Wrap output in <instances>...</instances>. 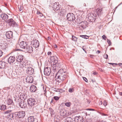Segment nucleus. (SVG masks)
<instances>
[{"label":"nucleus","mask_w":122,"mask_h":122,"mask_svg":"<svg viewBox=\"0 0 122 122\" xmlns=\"http://www.w3.org/2000/svg\"><path fill=\"white\" fill-rule=\"evenodd\" d=\"M14 115V113L12 114L10 113L7 115H5V116L6 118L12 120L13 119Z\"/></svg>","instance_id":"18"},{"label":"nucleus","mask_w":122,"mask_h":122,"mask_svg":"<svg viewBox=\"0 0 122 122\" xmlns=\"http://www.w3.org/2000/svg\"><path fill=\"white\" fill-rule=\"evenodd\" d=\"M19 70V72L18 73V74H19V73H21V71H20V69H18V70Z\"/></svg>","instance_id":"54"},{"label":"nucleus","mask_w":122,"mask_h":122,"mask_svg":"<svg viewBox=\"0 0 122 122\" xmlns=\"http://www.w3.org/2000/svg\"><path fill=\"white\" fill-rule=\"evenodd\" d=\"M11 110H8L4 112H3V114L5 116V115H7L10 113L11 112Z\"/></svg>","instance_id":"32"},{"label":"nucleus","mask_w":122,"mask_h":122,"mask_svg":"<svg viewBox=\"0 0 122 122\" xmlns=\"http://www.w3.org/2000/svg\"><path fill=\"white\" fill-rule=\"evenodd\" d=\"M27 122V121H25V122Z\"/></svg>","instance_id":"61"},{"label":"nucleus","mask_w":122,"mask_h":122,"mask_svg":"<svg viewBox=\"0 0 122 122\" xmlns=\"http://www.w3.org/2000/svg\"><path fill=\"white\" fill-rule=\"evenodd\" d=\"M33 70H34L30 65H27L26 70L27 73L29 74H32L34 72Z\"/></svg>","instance_id":"9"},{"label":"nucleus","mask_w":122,"mask_h":122,"mask_svg":"<svg viewBox=\"0 0 122 122\" xmlns=\"http://www.w3.org/2000/svg\"><path fill=\"white\" fill-rule=\"evenodd\" d=\"M27 48V51L31 53L33 51V48L31 46H29L28 47L26 48Z\"/></svg>","instance_id":"28"},{"label":"nucleus","mask_w":122,"mask_h":122,"mask_svg":"<svg viewBox=\"0 0 122 122\" xmlns=\"http://www.w3.org/2000/svg\"><path fill=\"white\" fill-rule=\"evenodd\" d=\"M50 59L51 60V63L52 65L54 66L55 65V66H56V65L58 64V61L56 57L54 56H52L51 57Z\"/></svg>","instance_id":"5"},{"label":"nucleus","mask_w":122,"mask_h":122,"mask_svg":"<svg viewBox=\"0 0 122 122\" xmlns=\"http://www.w3.org/2000/svg\"><path fill=\"white\" fill-rule=\"evenodd\" d=\"M109 64L111 65H112L113 66H114V65H117V64L116 63H111Z\"/></svg>","instance_id":"47"},{"label":"nucleus","mask_w":122,"mask_h":122,"mask_svg":"<svg viewBox=\"0 0 122 122\" xmlns=\"http://www.w3.org/2000/svg\"><path fill=\"white\" fill-rule=\"evenodd\" d=\"M16 46L18 48H19L20 47L25 49V48H27V44L26 41H22L19 42L18 43L16 44Z\"/></svg>","instance_id":"2"},{"label":"nucleus","mask_w":122,"mask_h":122,"mask_svg":"<svg viewBox=\"0 0 122 122\" xmlns=\"http://www.w3.org/2000/svg\"><path fill=\"white\" fill-rule=\"evenodd\" d=\"M119 94L121 96H122V92H120Z\"/></svg>","instance_id":"55"},{"label":"nucleus","mask_w":122,"mask_h":122,"mask_svg":"<svg viewBox=\"0 0 122 122\" xmlns=\"http://www.w3.org/2000/svg\"><path fill=\"white\" fill-rule=\"evenodd\" d=\"M5 62L4 61L0 62V68H5Z\"/></svg>","instance_id":"26"},{"label":"nucleus","mask_w":122,"mask_h":122,"mask_svg":"<svg viewBox=\"0 0 122 122\" xmlns=\"http://www.w3.org/2000/svg\"><path fill=\"white\" fill-rule=\"evenodd\" d=\"M80 116H76L74 118V121L76 122H82Z\"/></svg>","instance_id":"19"},{"label":"nucleus","mask_w":122,"mask_h":122,"mask_svg":"<svg viewBox=\"0 0 122 122\" xmlns=\"http://www.w3.org/2000/svg\"><path fill=\"white\" fill-rule=\"evenodd\" d=\"M74 90L72 88H70L69 90V92H72Z\"/></svg>","instance_id":"41"},{"label":"nucleus","mask_w":122,"mask_h":122,"mask_svg":"<svg viewBox=\"0 0 122 122\" xmlns=\"http://www.w3.org/2000/svg\"><path fill=\"white\" fill-rule=\"evenodd\" d=\"M80 36L81 37H83V38H85L86 39H88L89 38V37L88 36H87L86 35H80Z\"/></svg>","instance_id":"38"},{"label":"nucleus","mask_w":122,"mask_h":122,"mask_svg":"<svg viewBox=\"0 0 122 122\" xmlns=\"http://www.w3.org/2000/svg\"><path fill=\"white\" fill-rule=\"evenodd\" d=\"M102 37L103 39L105 40H106V37L105 35H103Z\"/></svg>","instance_id":"43"},{"label":"nucleus","mask_w":122,"mask_h":122,"mask_svg":"<svg viewBox=\"0 0 122 122\" xmlns=\"http://www.w3.org/2000/svg\"><path fill=\"white\" fill-rule=\"evenodd\" d=\"M66 74V72H63L62 70H60L56 74V77L61 80V81H62L65 79Z\"/></svg>","instance_id":"1"},{"label":"nucleus","mask_w":122,"mask_h":122,"mask_svg":"<svg viewBox=\"0 0 122 122\" xmlns=\"http://www.w3.org/2000/svg\"><path fill=\"white\" fill-rule=\"evenodd\" d=\"M26 64V61L24 60L23 61L20 62V67L23 68L25 66Z\"/></svg>","instance_id":"20"},{"label":"nucleus","mask_w":122,"mask_h":122,"mask_svg":"<svg viewBox=\"0 0 122 122\" xmlns=\"http://www.w3.org/2000/svg\"><path fill=\"white\" fill-rule=\"evenodd\" d=\"M37 14L38 15H39V16L41 17H42L43 15L38 10L37 12Z\"/></svg>","instance_id":"37"},{"label":"nucleus","mask_w":122,"mask_h":122,"mask_svg":"<svg viewBox=\"0 0 122 122\" xmlns=\"http://www.w3.org/2000/svg\"><path fill=\"white\" fill-rule=\"evenodd\" d=\"M67 18L68 20L72 21L75 19V15L72 13H69L67 14Z\"/></svg>","instance_id":"8"},{"label":"nucleus","mask_w":122,"mask_h":122,"mask_svg":"<svg viewBox=\"0 0 122 122\" xmlns=\"http://www.w3.org/2000/svg\"><path fill=\"white\" fill-rule=\"evenodd\" d=\"M20 63H17V64H18V65H19V64H20Z\"/></svg>","instance_id":"60"},{"label":"nucleus","mask_w":122,"mask_h":122,"mask_svg":"<svg viewBox=\"0 0 122 122\" xmlns=\"http://www.w3.org/2000/svg\"><path fill=\"white\" fill-rule=\"evenodd\" d=\"M6 102L8 105H14V103L12 100H7Z\"/></svg>","instance_id":"27"},{"label":"nucleus","mask_w":122,"mask_h":122,"mask_svg":"<svg viewBox=\"0 0 122 122\" xmlns=\"http://www.w3.org/2000/svg\"><path fill=\"white\" fill-rule=\"evenodd\" d=\"M44 73L45 75L48 76L50 74L51 70L49 67H45L44 71Z\"/></svg>","instance_id":"12"},{"label":"nucleus","mask_w":122,"mask_h":122,"mask_svg":"<svg viewBox=\"0 0 122 122\" xmlns=\"http://www.w3.org/2000/svg\"><path fill=\"white\" fill-rule=\"evenodd\" d=\"M64 104V103H62V104ZM65 105L68 107H69L71 104V103L70 102L65 103Z\"/></svg>","instance_id":"35"},{"label":"nucleus","mask_w":122,"mask_h":122,"mask_svg":"<svg viewBox=\"0 0 122 122\" xmlns=\"http://www.w3.org/2000/svg\"><path fill=\"white\" fill-rule=\"evenodd\" d=\"M28 122H37V120L36 119H34L33 116L29 117L28 118Z\"/></svg>","instance_id":"15"},{"label":"nucleus","mask_w":122,"mask_h":122,"mask_svg":"<svg viewBox=\"0 0 122 122\" xmlns=\"http://www.w3.org/2000/svg\"><path fill=\"white\" fill-rule=\"evenodd\" d=\"M72 120L71 117H67L64 120L65 122H72Z\"/></svg>","instance_id":"31"},{"label":"nucleus","mask_w":122,"mask_h":122,"mask_svg":"<svg viewBox=\"0 0 122 122\" xmlns=\"http://www.w3.org/2000/svg\"><path fill=\"white\" fill-rule=\"evenodd\" d=\"M88 23L86 21L81 22L79 23V25L83 29L86 28L88 25Z\"/></svg>","instance_id":"10"},{"label":"nucleus","mask_w":122,"mask_h":122,"mask_svg":"<svg viewBox=\"0 0 122 122\" xmlns=\"http://www.w3.org/2000/svg\"><path fill=\"white\" fill-rule=\"evenodd\" d=\"M8 16L6 14H2L1 15V17L3 20H5L7 19Z\"/></svg>","instance_id":"30"},{"label":"nucleus","mask_w":122,"mask_h":122,"mask_svg":"<svg viewBox=\"0 0 122 122\" xmlns=\"http://www.w3.org/2000/svg\"><path fill=\"white\" fill-rule=\"evenodd\" d=\"M58 100L57 99V100Z\"/></svg>","instance_id":"62"},{"label":"nucleus","mask_w":122,"mask_h":122,"mask_svg":"<svg viewBox=\"0 0 122 122\" xmlns=\"http://www.w3.org/2000/svg\"><path fill=\"white\" fill-rule=\"evenodd\" d=\"M60 13L62 15H64L66 13V10L64 9H62Z\"/></svg>","instance_id":"34"},{"label":"nucleus","mask_w":122,"mask_h":122,"mask_svg":"<svg viewBox=\"0 0 122 122\" xmlns=\"http://www.w3.org/2000/svg\"><path fill=\"white\" fill-rule=\"evenodd\" d=\"M12 41L11 40H10V41H9V42H10H10L12 43V42H11V41Z\"/></svg>","instance_id":"59"},{"label":"nucleus","mask_w":122,"mask_h":122,"mask_svg":"<svg viewBox=\"0 0 122 122\" xmlns=\"http://www.w3.org/2000/svg\"><path fill=\"white\" fill-rule=\"evenodd\" d=\"M91 102L90 100H86V103L87 104H88L90 103Z\"/></svg>","instance_id":"40"},{"label":"nucleus","mask_w":122,"mask_h":122,"mask_svg":"<svg viewBox=\"0 0 122 122\" xmlns=\"http://www.w3.org/2000/svg\"><path fill=\"white\" fill-rule=\"evenodd\" d=\"M53 46H54V47L55 48H56L57 47V46L56 44H54Z\"/></svg>","instance_id":"48"},{"label":"nucleus","mask_w":122,"mask_h":122,"mask_svg":"<svg viewBox=\"0 0 122 122\" xmlns=\"http://www.w3.org/2000/svg\"><path fill=\"white\" fill-rule=\"evenodd\" d=\"M50 39V37H48L47 38V39L48 40H49Z\"/></svg>","instance_id":"56"},{"label":"nucleus","mask_w":122,"mask_h":122,"mask_svg":"<svg viewBox=\"0 0 122 122\" xmlns=\"http://www.w3.org/2000/svg\"><path fill=\"white\" fill-rule=\"evenodd\" d=\"M107 42L108 43V44L110 45L111 44V42L110 40L108 39H107Z\"/></svg>","instance_id":"42"},{"label":"nucleus","mask_w":122,"mask_h":122,"mask_svg":"<svg viewBox=\"0 0 122 122\" xmlns=\"http://www.w3.org/2000/svg\"><path fill=\"white\" fill-rule=\"evenodd\" d=\"M19 104L20 107L23 108H24L26 106L27 104L23 100H21Z\"/></svg>","instance_id":"13"},{"label":"nucleus","mask_w":122,"mask_h":122,"mask_svg":"<svg viewBox=\"0 0 122 122\" xmlns=\"http://www.w3.org/2000/svg\"><path fill=\"white\" fill-rule=\"evenodd\" d=\"M87 17L89 21L91 22H94L96 19V14L92 13H89L87 15Z\"/></svg>","instance_id":"3"},{"label":"nucleus","mask_w":122,"mask_h":122,"mask_svg":"<svg viewBox=\"0 0 122 122\" xmlns=\"http://www.w3.org/2000/svg\"><path fill=\"white\" fill-rule=\"evenodd\" d=\"M15 60V57L14 56H11L9 57L8 59V62L10 64L13 62Z\"/></svg>","instance_id":"17"},{"label":"nucleus","mask_w":122,"mask_h":122,"mask_svg":"<svg viewBox=\"0 0 122 122\" xmlns=\"http://www.w3.org/2000/svg\"><path fill=\"white\" fill-rule=\"evenodd\" d=\"M6 107L5 105H2V106H1L0 109L1 110H4L6 109Z\"/></svg>","instance_id":"33"},{"label":"nucleus","mask_w":122,"mask_h":122,"mask_svg":"<svg viewBox=\"0 0 122 122\" xmlns=\"http://www.w3.org/2000/svg\"><path fill=\"white\" fill-rule=\"evenodd\" d=\"M2 53L3 52L1 50H0V57L2 55Z\"/></svg>","instance_id":"45"},{"label":"nucleus","mask_w":122,"mask_h":122,"mask_svg":"<svg viewBox=\"0 0 122 122\" xmlns=\"http://www.w3.org/2000/svg\"><path fill=\"white\" fill-rule=\"evenodd\" d=\"M104 100L103 101V104L104 105L105 107L107 104V101L105 100Z\"/></svg>","instance_id":"39"},{"label":"nucleus","mask_w":122,"mask_h":122,"mask_svg":"<svg viewBox=\"0 0 122 122\" xmlns=\"http://www.w3.org/2000/svg\"><path fill=\"white\" fill-rule=\"evenodd\" d=\"M8 22L9 25L10 26H13L15 23V22L14 21L13 19H11L8 20Z\"/></svg>","instance_id":"24"},{"label":"nucleus","mask_w":122,"mask_h":122,"mask_svg":"<svg viewBox=\"0 0 122 122\" xmlns=\"http://www.w3.org/2000/svg\"><path fill=\"white\" fill-rule=\"evenodd\" d=\"M53 10L55 11H56L59 10L60 8V5H59L58 3L55 2L52 5Z\"/></svg>","instance_id":"6"},{"label":"nucleus","mask_w":122,"mask_h":122,"mask_svg":"<svg viewBox=\"0 0 122 122\" xmlns=\"http://www.w3.org/2000/svg\"><path fill=\"white\" fill-rule=\"evenodd\" d=\"M54 99H59L60 98L59 97H58L57 96H55L54 97Z\"/></svg>","instance_id":"44"},{"label":"nucleus","mask_w":122,"mask_h":122,"mask_svg":"<svg viewBox=\"0 0 122 122\" xmlns=\"http://www.w3.org/2000/svg\"><path fill=\"white\" fill-rule=\"evenodd\" d=\"M49 110L51 114V116L52 117H53L55 114V112L51 108H49Z\"/></svg>","instance_id":"29"},{"label":"nucleus","mask_w":122,"mask_h":122,"mask_svg":"<svg viewBox=\"0 0 122 122\" xmlns=\"http://www.w3.org/2000/svg\"><path fill=\"white\" fill-rule=\"evenodd\" d=\"M24 57L22 55H20L19 56L17 57V61L19 62H20L22 61Z\"/></svg>","instance_id":"23"},{"label":"nucleus","mask_w":122,"mask_h":122,"mask_svg":"<svg viewBox=\"0 0 122 122\" xmlns=\"http://www.w3.org/2000/svg\"><path fill=\"white\" fill-rule=\"evenodd\" d=\"M72 40L74 41H77V38L74 36H72Z\"/></svg>","instance_id":"36"},{"label":"nucleus","mask_w":122,"mask_h":122,"mask_svg":"<svg viewBox=\"0 0 122 122\" xmlns=\"http://www.w3.org/2000/svg\"><path fill=\"white\" fill-rule=\"evenodd\" d=\"M15 115H16L19 118H23L25 117V114L24 111H20L14 113Z\"/></svg>","instance_id":"4"},{"label":"nucleus","mask_w":122,"mask_h":122,"mask_svg":"<svg viewBox=\"0 0 122 122\" xmlns=\"http://www.w3.org/2000/svg\"><path fill=\"white\" fill-rule=\"evenodd\" d=\"M51 54V52H48V55H50Z\"/></svg>","instance_id":"52"},{"label":"nucleus","mask_w":122,"mask_h":122,"mask_svg":"<svg viewBox=\"0 0 122 122\" xmlns=\"http://www.w3.org/2000/svg\"><path fill=\"white\" fill-rule=\"evenodd\" d=\"M92 74L93 75H95L96 74H97V72H93V73H92Z\"/></svg>","instance_id":"51"},{"label":"nucleus","mask_w":122,"mask_h":122,"mask_svg":"<svg viewBox=\"0 0 122 122\" xmlns=\"http://www.w3.org/2000/svg\"><path fill=\"white\" fill-rule=\"evenodd\" d=\"M86 110H94L92 109H87Z\"/></svg>","instance_id":"53"},{"label":"nucleus","mask_w":122,"mask_h":122,"mask_svg":"<svg viewBox=\"0 0 122 122\" xmlns=\"http://www.w3.org/2000/svg\"><path fill=\"white\" fill-rule=\"evenodd\" d=\"M8 45L5 42L2 41L0 43V46L2 50H5L8 47Z\"/></svg>","instance_id":"7"},{"label":"nucleus","mask_w":122,"mask_h":122,"mask_svg":"<svg viewBox=\"0 0 122 122\" xmlns=\"http://www.w3.org/2000/svg\"><path fill=\"white\" fill-rule=\"evenodd\" d=\"M36 89V87L34 85H32L30 87V90L31 92H34Z\"/></svg>","instance_id":"25"},{"label":"nucleus","mask_w":122,"mask_h":122,"mask_svg":"<svg viewBox=\"0 0 122 122\" xmlns=\"http://www.w3.org/2000/svg\"><path fill=\"white\" fill-rule=\"evenodd\" d=\"M97 52L98 53H99L100 52V51H98Z\"/></svg>","instance_id":"58"},{"label":"nucleus","mask_w":122,"mask_h":122,"mask_svg":"<svg viewBox=\"0 0 122 122\" xmlns=\"http://www.w3.org/2000/svg\"><path fill=\"white\" fill-rule=\"evenodd\" d=\"M13 33L12 32L10 31L6 32V36L7 38L10 39L11 38L12 36Z\"/></svg>","instance_id":"16"},{"label":"nucleus","mask_w":122,"mask_h":122,"mask_svg":"<svg viewBox=\"0 0 122 122\" xmlns=\"http://www.w3.org/2000/svg\"><path fill=\"white\" fill-rule=\"evenodd\" d=\"M96 13L98 15H100L102 13V8H98L96 9Z\"/></svg>","instance_id":"22"},{"label":"nucleus","mask_w":122,"mask_h":122,"mask_svg":"<svg viewBox=\"0 0 122 122\" xmlns=\"http://www.w3.org/2000/svg\"><path fill=\"white\" fill-rule=\"evenodd\" d=\"M83 79L84 80H85L86 82H87L88 80L85 77H84Z\"/></svg>","instance_id":"46"},{"label":"nucleus","mask_w":122,"mask_h":122,"mask_svg":"<svg viewBox=\"0 0 122 122\" xmlns=\"http://www.w3.org/2000/svg\"><path fill=\"white\" fill-rule=\"evenodd\" d=\"M53 100H52L51 101V104L53 102Z\"/></svg>","instance_id":"57"},{"label":"nucleus","mask_w":122,"mask_h":122,"mask_svg":"<svg viewBox=\"0 0 122 122\" xmlns=\"http://www.w3.org/2000/svg\"><path fill=\"white\" fill-rule=\"evenodd\" d=\"M27 102L28 104L30 107L34 106L35 103V100H28Z\"/></svg>","instance_id":"14"},{"label":"nucleus","mask_w":122,"mask_h":122,"mask_svg":"<svg viewBox=\"0 0 122 122\" xmlns=\"http://www.w3.org/2000/svg\"><path fill=\"white\" fill-rule=\"evenodd\" d=\"M104 56H105V58L106 59H107V58L108 56L106 54V55H105Z\"/></svg>","instance_id":"49"},{"label":"nucleus","mask_w":122,"mask_h":122,"mask_svg":"<svg viewBox=\"0 0 122 122\" xmlns=\"http://www.w3.org/2000/svg\"><path fill=\"white\" fill-rule=\"evenodd\" d=\"M102 101H101L99 103V104L102 105Z\"/></svg>","instance_id":"50"},{"label":"nucleus","mask_w":122,"mask_h":122,"mask_svg":"<svg viewBox=\"0 0 122 122\" xmlns=\"http://www.w3.org/2000/svg\"><path fill=\"white\" fill-rule=\"evenodd\" d=\"M26 80L27 81L30 83H32L33 80V77L30 76H27Z\"/></svg>","instance_id":"21"},{"label":"nucleus","mask_w":122,"mask_h":122,"mask_svg":"<svg viewBox=\"0 0 122 122\" xmlns=\"http://www.w3.org/2000/svg\"><path fill=\"white\" fill-rule=\"evenodd\" d=\"M32 46L35 48L38 47L39 45V42L37 40H35L32 41Z\"/></svg>","instance_id":"11"}]
</instances>
